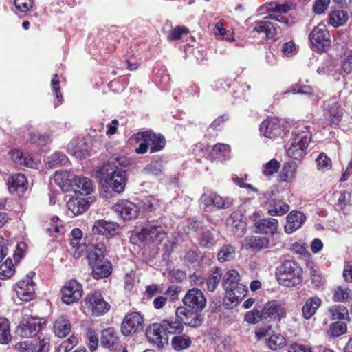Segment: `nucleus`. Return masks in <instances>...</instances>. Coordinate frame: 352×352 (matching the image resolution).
Segmentation results:
<instances>
[{
    "label": "nucleus",
    "instance_id": "obj_1",
    "mask_svg": "<svg viewBox=\"0 0 352 352\" xmlns=\"http://www.w3.org/2000/svg\"><path fill=\"white\" fill-rule=\"evenodd\" d=\"M276 276L279 284L294 287L302 283V269L296 262L287 260L276 268Z\"/></svg>",
    "mask_w": 352,
    "mask_h": 352
},
{
    "label": "nucleus",
    "instance_id": "obj_2",
    "mask_svg": "<svg viewBox=\"0 0 352 352\" xmlns=\"http://www.w3.org/2000/svg\"><path fill=\"white\" fill-rule=\"evenodd\" d=\"M311 140V133L308 126L296 129L292 133L290 146L287 150V155L294 160H298L305 153Z\"/></svg>",
    "mask_w": 352,
    "mask_h": 352
},
{
    "label": "nucleus",
    "instance_id": "obj_3",
    "mask_svg": "<svg viewBox=\"0 0 352 352\" xmlns=\"http://www.w3.org/2000/svg\"><path fill=\"white\" fill-rule=\"evenodd\" d=\"M265 19H272L279 22L281 25H276L272 23L264 20L256 22L254 30L261 33L263 32L265 34L267 38H273L277 34L278 28H285L286 27L292 24V21H289L287 16L281 14V13L274 12L268 14L265 17Z\"/></svg>",
    "mask_w": 352,
    "mask_h": 352
},
{
    "label": "nucleus",
    "instance_id": "obj_4",
    "mask_svg": "<svg viewBox=\"0 0 352 352\" xmlns=\"http://www.w3.org/2000/svg\"><path fill=\"white\" fill-rule=\"evenodd\" d=\"M135 140L140 144L139 147L135 149L138 154L146 153L149 146L151 153L157 152L162 150L166 144L163 136L151 131L138 132L135 135Z\"/></svg>",
    "mask_w": 352,
    "mask_h": 352
},
{
    "label": "nucleus",
    "instance_id": "obj_5",
    "mask_svg": "<svg viewBox=\"0 0 352 352\" xmlns=\"http://www.w3.org/2000/svg\"><path fill=\"white\" fill-rule=\"evenodd\" d=\"M84 307L92 316L98 317L109 311L110 305L104 300L100 292L94 291L86 296Z\"/></svg>",
    "mask_w": 352,
    "mask_h": 352
},
{
    "label": "nucleus",
    "instance_id": "obj_6",
    "mask_svg": "<svg viewBox=\"0 0 352 352\" xmlns=\"http://www.w3.org/2000/svg\"><path fill=\"white\" fill-rule=\"evenodd\" d=\"M167 232L161 222H148L140 231L137 236L142 242H157L161 243L166 237Z\"/></svg>",
    "mask_w": 352,
    "mask_h": 352
},
{
    "label": "nucleus",
    "instance_id": "obj_7",
    "mask_svg": "<svg viewBox=\"0 0 352 352\" xmlns=\"http://www.w3.org/2000/svg\"><path fill=\"white\" fill-rule=\"evenodd\" d=\"M143 328V316L139 312H132L124 317L120 330L123 336H132L142 331Z\"/></svg>",
    "mask_w": 352,
    "mask_h": 352
},
{
    "label": "nucleus",
    "instance_id": "obj_8",
    "mask_svg": "<svg viewBox=\"0 0 352 352\" xmlns=\"http://www.w3.org/2000/svg\"><path fill=\"white\" fill-rule=\"evenodd\" d=\"M146 336L149 342L159 349L168 344V337L166 334L162 321L150 324L146 329Z\"/></svg>",
    "mask_w": 352,
    "mask_h": 352
},
{
    "label": "nucleus",
    "instance_id": "obj_9",
    "mask_svg": "<svg viewBox=\"0 0 352 352\" xmlns=\"http://www.w3.org/2000/svg\"><path fill=\"white\" fill-rule=\"evenodd\" d=\"M126 182V171L122 168H116L105 177L103 185L107 188H110L115 192L120 194L124 190Z\"/></svg>",
    "mask_w": 352,
    "mask_h": 352
},
{
    "label": "nucleus",
    "instance_id": "obj_10",
    "mask_svg": "<svg viewBox=\"0 0 352 352\" xmlns=\"http://www.w3.org/2000/svg\"><path fill=\"white\" fill-rule=\"evenodd\" d=\"M312 45L320 51H324L330 46V35L324 24L320 23L314 28L309 35Z\"/></svg>",
    "mask_w": 352,
    "mask_h": 352
},
{
    "label": "nucleus",
    "instance_id": "obj_11",
    "mask_svg": "<svg viewBox=\"0 0 352 352\" xmlns=\"http://www.w3.org/2000/svg\"><path fill=\"white\" fill-rule=\"evenodd\" d=\"M122 219L131 220L138 216L140 207L135 204L126 199H120L112 208Z\"/></svg>",
    "mask_w": 352,
    "mask_h": 352
},
{
    "label": "nucleus",
    "instance_id": "obj_12",
    "mask_svg": "<svg viewBox=\"0 0 352 352\" xmlns=\"http://www.w3.org/2000/svg\"><path fill=\"white\" fill-rule=\"evenodd\" d=\"M82 286L76 280L67 283L62 288V300L65 304L71 305L77 302L82 296Z\"/></svg>",
    "mask_w": 352,
    "mask_h": 352
},
{
    "label": "nucleus",
    "instance_id": "obj_13",
    "mask_svg": "<svg viewBox=\"0 0 352 352\" xmlns=\"http://www.w3.org/2000/svg\"><path fill=\"white\" fill-rule=\"evenodd\" d=\"M183 302L185 306L190 308L192 311H200L204 309L206 300L200 289L192 288L187 292L183 298Z\"/></svg>",
    "mask_w": 352,
    "mask_h": 352
},
{
    "label": "nucleus",
    "instance_id": "obj_14",
    "mask_svg": "<svg viewBox=\"0 0 352 352\" xmlns=\"http://www.w3.org/2000/svg\"><path fill=\"white\" fill-rule=\"evenodd\" d=\"M201 201L206 207L213 206L218 209L228 208L233 203V200L230 197H223L215 193L204 194Z\"/></svg>",
    "mask_w": 352,
    "mask_h": 352
},
{
    "label": "nucleus",
    "instance_id": "obj_15",
    "mask_svg": "<svg viewBox=\"0 0 352 352\" xmlns=\"http://www.w3.org/2000/svg\"><path fill=\"white\" fill-rule=\"evenodd\" d=\"M70 185L76 194L87 196L94 190V185L92 181L86 177L76 176L74 177Z\"/></svg>",
    "mask_w": 352,
    "mask_h": 352
},
{
    "label": "nucleus",
    "instance_id": "obj_16",
    "mask_svg": "<svg viewBox=\"0 0 352 352\" xmlns=\"http://www.w3.org/2000/svg\"><path fill=\"white\" fill-rule=\"evenodd\" d=\"M263 317L265 320H278L286 316L285 308L275 300L269 301L263 307Z\"/></svg>",
    "mask_w": 352,
    "mask_h": 352
},
{
    "label": "nucleus",
    "instance_id": "obj_17",
    "mask_svg": "<svg viewBox=\"0 0 352 352\" xmlns=\"http://www.w3.org/2000/svg\"><path fill=\"white\" fill-rule=\"evenodd\" d=\"M226 226L236 236H242L246 230V223L239 212H232L226 220Z\"/></svg>",
    "mask_w": 352,
    "mask_h": 352
},
{
    "label": "nucleus",
    "instance_id": "obj_18",
    "mask_svg": "<svg viewBox=\"0 0 352 352\" xmlns=\"http://www.w3.org/2000/svg\"><path fill=\"white\" fill-rule=\"evenodd\" d=\"M50 339L38 337L23 341V352H48Z\"/></svg>",
    "mask_w": 352,
    "mask_h": 352
},
{
    "label": "nucleus",
    "instance_id": "obj_19",
    "mask_svg": "<svg viewBox=\"0 0 352 352\" xmlns=\"http://www.w3.org/2000/svg\"><path fill=\"white\" fill-rule=\"evenodd\" d=\"M195 312L189 311L186 307H179L176 309L175 316L178 320L182 322V324L197 327L201 325V319Z\"/></svg>",
    "mask_w": 352,
    "mask_h": 352
},
{
    "label": "nucleus",
    "instance_id": "obj_20",
    "mask_svg": "<svg viewBox=\"0 0 352 352\" xmlns=\"http://www.w3.org/2000/svg\"><path fill=\"white\" fill-rule=\"evenodd\" d=\"M118 228L119 225L118 223L100 219L94 223L92 232L94 234L104 235L109 238L117 234Z\"/></svg>",
    "mask_w": 352,
    "mask_h": 352
},
{
    "label": "nucleus",
    "instance_id": "obj_21",
    "mask_svg": "<svg viewBox=\"0 0 352 352\" xmlns=\"http://www.w3.org/2000/svg\"><path fill=\"white\" fill-rule=\"evenodd\" d=\"M94 201V198L92 197L86 198L74 197L67 202V207L74 215H78L87 210Z\"/></svg>",
    "mask_w": 352,
    "mask_h": 352
},
{
    "label": "nucleus",
    "instance_id": "obj_22",
    "mask_svg": "<svg viewBox=\"0 0 352 352\" xmlns=\"http://www.w3.org/2000/svg\"><path fill=\"white\" fill-rule=\"evenodd\" d=\"M306 220L305 214L299 211H292L287 217L285 232L292 233L302 227Z\"/></svg>",
    "mask_w": 352,
    "mask_h": 352
},
{
    "label": "nucleus",
    "instance_id": "obj_23",
    "mask_svg": "<svg viewBox=\"0 0 352 352\" xmlns=\"http://www.w3.org/2000/svg\"><path fill=\"white\" fill-rule=\"evenodd\" d=\"M260 131L263 136L267 138H274L280 135L281 127L276 119L264 120L260 126Z\"/></svg>",
    "mask_w": 352,
    "mask_h": 352
},
{
    "label": "nucleus",
    "instance_id": "obj_24",
    "mask_svg": "<svg viewBox=\"0 0 352 352\" xmlns=\"http://www.w3.org/2000/svg\"><path fill=\"white\" fill-rule=\"evenodd\" d=\"M36 273L33 271L28 272L23 278V302H28L36 297V283L33 280Z\"/></svg>",
    "mask_w": 352,
    "mask_h": 352
},
{
    "label": "nucleus",
    "instance_id": "obj_25",
    "mask_svg": "<svg viewBox=\"0 0 352 352\" xmlns=\"http://www.w3.org/2000/svg\"><path fill=\"white\" fill-rule=\"evenodd\" d=\"M344 114V110L341 106L333 102L329 104L324 111V118L333 124H338L341 121Z\"/></svg>",
    "mask_w": 352,
    "mask_h": 352
},
{
    "label": "nucleus",
    "instance_id": "obj_26",
    "mask_svg": "<svg viewBox=\"0 0 352 352\" xmlns=\"http://www.w3.org/2000/svg\"><path fill=\"white\" fill-rule=\"evenodd\" d=\"M89 265L92 269V274L95 278H103L111 273V264L107 259H102Z\"/></svg>",
    "mask_w": 352,
    "mask_h": 352
},
{
    "label": "nucleus",
    "instance_id": "obj_27",
    "mask_svg": "<svg viewBox=\"0 0 352 352\" xmlns=\"http://www.w3.org/2000/svg\"><path fill=\"white\" fill-rule=\"evenodd\" d=\"M120 343L117 331L111 327L102 331L101 344L103 346L111 350L116 349Z\"/></svg>",
    "mask_w": 352,
    "mask_h": 352
},
{
    "label": "nucleus",
    "instance_id": "obj_28",
    "mask_svg": "<svg viewBox=\"0 0 352 352\" xmlns=\"http://www.w3.org/2000/svg\"><path fill=\"white\" fill-rule=\"evenodd\" d=\"M44 228L46 232L53 239H58L64 233V228L60 219L56 216L45 221Z\"/></svg>",
    "mask_w": 352,
    "mask_h": 352
},
{
    "label": "nucleus",
    "instance_id": "obj_29",
    "mask_svg": "<svg viewBox=\"0 0 352 352\" xmlns=\"http://www.w3.org/2000/svg\"><path fill=\"white\" fill-rule=\"evenodd\" d=\"M68 153L78 159H85L89 153L82 140H72L67 146Z\"/></svg>",
    "mask_w": 352,
    "mask_h": 352
},
{
    "label": "nucleus",
    "instance_id": "obj_30",
    "mask_svg": "<svg viewBox=\"0 0 352 352\" xmlns=\"http://www.w3.org/2000/svg\"><path fill=\"white\" fill-rule=\"evenodd\" d=\"M254 226L257 232L273 234L277 230L278 222L276 219L268 218L256 221Z\"/></svg>",
    "mask_w": 352,
    "mask_h": 352
},
{
    "label": "nucleus",
    "instance_id": "obj_31",
    "mask_svg": "<svg viewBox=\"0 0 352 352\" xmlns=\"http://www.w3.org/2000/svg\"><path fill=\"white\" fill-rule=\"evenodd\" d=\"M23 324V337H33L40 331L42 322L41 318L29 316Z\"/></svg>",
    "mask_w": 352,
    "mask_h": 352
},
{
    "label": "nucleus",
    "instance_id": "obj_32",
    "mask_svg": "<svg viewBox=\"0 0 352 352\" xmlns=\"http://www.w3.org/2000/svg\"><path fill=\"white\" fill-rule=\"evenodd\" d=\"M71 331V323L67 316L58 317L54 322V333L59 338L66 337Z\"/></svg>",
    "mask_w": 352,
    "mask_h": 352
},
{
    "label": "nucleus",
    "instance_id": "obj_33",
    "mask_svg": "<svg viewBox=\"0 0 352 352\" xmlns=\"http://www.w3.org/2000/svg\"><path fill=\"white\" fill-rule=\"evenodd\" d=\"M321 300L317 296L309 298L302 308V316L306 320L310 319L321 305Z\"/></svg>",
    "mask_w": 352,
    "mask_h": 352
},
{
    "label": "nucleus",
    "instance_id": "obj_34",
    "mask_svg": "<svg viewBox=\"0 0 352 352\" xmlns=\"http://www.w3.org/2000/svg\"><path fill=\"white\" fill-rule=\"evenodd\" d=\"M106 248L103 243L91 245L87 251V258L89 264L94 263L104 258V252Z\"/></svg>",
    "mask_w": 352,
    "mask_h": 352
},
{
    "label": "nucleus",
    "instance_id": "obj_35",
    "mask_svg": "<svg viewBox=\"0 0 352 352\" xmlns=\"http://www.w3.org/2000/svg\"><path fill=\"white\" fill-rule=\"evenodd\" d=\"M225 290L232 302H236V304L246 296L248 292L247 287L242 284H238L232 287L231 289Z\"/></svg>",
    "mask_w": 352,
    "mask_h": 352
},
{
    "label": "nucleus",
    "instance_id": "obj_36",
    "mask_svg": "<svg viewBox=\"0 0 352 352\" xmlns=\"http://www.w3.org/2000/svg\"><path fill=\"white\" fill-rule=\"evenodd\" d=\"M248 245L254 251H260L270 247V241L266 237L252 236L245 239Z\"/></svg>",
    "mask_w": 352,
    "mask_h": 352
},
{
    "label": "nucleus",
    "instance_id": "obj_37",
    "mask_svg": "<svg viewBox=\"0 0 352 352\" xmlns=\"http://www.w3.org/2000/svg\"><path fill=\"white\" fill-rule=\"evenodd\" d=\"M161 321L166 336L168 334H181L184 330V325L177 318L175 320L164 319Z\"/></svg>",
    "mask_w": 352,
    "mask_h": 352
},
{
    "label": "nucleus",
    "instance_id": "obj_38",
    "mask_svg": "<svg viewBox=\"0 0 352 352\" xmlns=\"http://www.w3.org/2000/svg\"><path fill=\"white\" fill-rule=\"evenodd\" d=\"M269 204L268 213L271 216H281L286 214L289 210V205L281 200H272Z\"/></svg>",
    "mask_w": 352,
    "mask_h": 352
},
{
    "label": "nucleus",
    "instance_id": "obj_39",
    "mask_svg": "<svg viewBox=\"0 0 352 352\" xmlns=\"http://www.w3.org/2000/svg\"><path fill=\"white\" fill-rule=\"evenodd\" d=\"M230 150L228 144L219 143L213 146L210 154L214 158L226 160L230 158Z\"/></svg>",
    "mask_w": 352,
    "mask_h": 352
},
{
    "label": "nucleus",
    "instance_id": "obj_40",
    "mask_svg": "<svg viewBox=\"0 0 352 352\" xmlns=\"http://www.w3.org/2000/svg\"><path fill=\"white\" fill-rule=\"evenodd\" d=\"M240 275L235 270H230L223 276L222 285L224 289H231L232 287L239 284Z\"/></svg>",
    "mask_w": 352,
    "mask_h": 352
},
{
    "label": "nucleus",
    "instance_id": "obj_41",
    "mask_svg": "<svg viewBox=\"0 0 352 352\" xmlns=\"http://www.w3.org/2000/svg\"><path fill=\"white\" fill-rule=\"evenodd\" d=\"M352 298V290L346 286H338L333 291V299L337 302H346Z\"/></svg>",
    "mask_w": 352,
    "mask_h": 352
},
{
    "label": "nucleus",
    "instance_id": "obj_42",
    "mask_svg": "<svg viewBox=\"0 0 352 352\" xmlns=\"http://www.w3.org/2000/svg\"><path fill=\"white\" fill-rule=\"evenodd\" d=\"M191 343L190 337L185 334L175 336L171 340L172 346L176 351L186 349L191 345Z\"/></svg>",
    "mask_w": 352,
    "mask_h": 352
},
{
    "label": "nucleus",
    "instance_id": "obj_43",
    "mask_svg": "<svg viewBox=\"0 0 352 352\" xmlns=\"http://www.w3.org/2000/svg\"><path fill=\"white\" fill-rule=\"evenodd\" d=\"M236 248L230 244L223 245L217 254V259L220 262L230 261L234 258Z\"/></svg>",
    "mask_w": 352,
    "mask_h": 352
},
{
    "label": "nucleus",
    "instance_id": "obj_44",
    "mask_svg": "<svg viewBox=\"0 0 352 352\" xmlns=\"http://www.w3.org/2000/svg\"><path fill=\"white\" fill-rule=\"evenodd\" d=\"M11 340L10 322L6 318H0V343L8 344Z\"/></svg>",
    "mask_w": 352,
    "mask_h": 352
},
{
    "label": "nucleus",
    "instance_id": "obj_45",
    "mask_svg": "<svg viewBox=\"0 0 352 352\" xmlns=\"http://www.w3.org/2000/svg\"><path fill=\"white\" fill-rule=\"evenodd\" d=\"M329 23L334 27L343 25L348 19V14L344 10H337L330 12Z\"/></svg>",
    "mask_w": 352,
    "mask_h": 352
},
{
    "label": "nucleus",
    "instance_id": "obj_46",
    "mask_svg": "<svg viewBox=\"0 0 352 352\" xmlns=\"http://www.w3.org/2000/svg\"><path fill=\"white\" fill-rule=\"evenodd\" d=\"M15 273V267L10 258H8L3 263L0 265V279L10 278Z\"/></svg>",
    "mask_w": 352,
    "mask_h": 352
},
{
    "label": "nucleus",
    "instance_id": "obj_47",
    "mask_svg": "<svg viewBox=\"0 0 352 352\" xmlns=\"http://www.w3.org/2000/svg\"><path fill=\"white\" fill-rule=\"evenodd\" d=\"M332 320H344L349 316V311L346 307L342 305L331 306L329 310Z\"/></svg>",
    "mask_w": 352,
    "mask_h": 352
},
{
    "label": "nucleus",
    "instance_id": "obj_48",
    "mask_svg": "<svg viewBox=\"0 0 352 352\" xmlns=\"http://www.w3.org/2000/svg\"><path fill=\"white\" fill-rule=\"evenodd\" d=\"M221 277V270L219 267H216L214 271L212 272L207 280V289L210 292H214L219 283Z\"/></svg>",
    "mask_w": 352,
    "mask_h": 352
},
{
    "label": "nucleus",
    "instance_id": "obj_49",
    "mask_svg": "<svg viewBox=\"0 0 352 352\" xmlns=\"http://www.w3.org/2000/svg\"><path fill=\"white\" fill-rule=\"evenodd\" d=\"M296 175V168L294 165L291 164H285L283 170L278 175V180L281 182H289Z\"/></svg>",
    "mask_w": 352,
    "mask_h": 352
},
{
    "label": "nucleus",
    "instance_id": "obj_50",
    "mask_svg": "<svg viewBox=\"0 0 352 352\" xmlns=\"http://www.w3.org/2000/svg\"><path fill=\"white\" fill-rule=\"evenodd\" d=\"M199 245L204 248H212L216 244L214 234L210 230L203 232L199 239Z\"/></svg>",
    "mask_w": 352,
    "mask_h": 352
},
{
    "label": "nucleus",
    "instance_id": "obj_51",
    "mask_svg": "<svg viewBox=\"0 0 352 352\" xmlns=\"http://www.w3.org/2000/svg\"><path fill=\"white\" fill-rule=\"evenodd\" d=\"M164 170V164L162 160H157L151 162L148 165H147L144 171L148 175H160L163 173Z\"/></svg>",
    "mask_w": 352,
    "mask_h": 352
},
{
    "label": "nucleus",
    "instance_id": "obj_52",
    "mask_svg": "<svg viewBox=\"0 0 352 352\" xmlns=\"http://www.w3.org/2000/svg\"><path fill=\"white\" fill-rule=\"evenodd\" d=\"M287 344L285 338L280 334L272 335L267 341L268 346L272 350L283 348Z\"/></svg>",
    "mask_w": 352,
    "mask_h": 352
},
{
    "label": "nucleus",
    "instance_id": "obj_53",
    "mask_svg": "<svg viewBox=\"0 0 352 352\" xmlns=\"http://www.w3.org/2000/svg\"><path fill=\"white\" fill-rule=\"evenodd\" d=\"M115 170V168L112 166L111 160L106 163H104L96 168V175L97 178L104 182L105 177L110 175L111 171Z\"/></svg>",
    "mask_w": 352,
    "mask_h": 352
},
{
    "label": "nucleus",
    "instance_id": "obj_54",
    "mask_svg": "<svg viewBox=\"0 0 352 352\" xmlns=\"http://www.w3.org/2000/svg\"><path fill=\"white\" fill-rule=\"evenodd\" d=\"M67 162V158L65 155L60 153H55L48 158L47 164L50 168H55L59 165H65Z\"/></svg>",
    "mask_w": 352,
    "mask_h": 352
},
{
    "label": "nucleus",
    "instance_id": "obj_55",
    "mask_svg": "<svg viewBox=\"0 0 352 352\" xmlns=\"http://www.w3.org/2000/svg\"><path fill=\"white\" fill-rule=\"evenodd\" d=\"M111 162L115 169L120 168L119 166L121 168H129L133 165L131 164V160L124 155H115L111 157Z\"/></svg>",
    "mask_w": 352,
    "mask_h": 352
},
{
    "label": "nucleus",
    "instance_id": "obj_56",
    "mask_svg": "<svg viewBox=\"0 0 352 352\" xmlns=\"http://www.w3.org/2000/svg\"><path fill=\"white\" fill-rule=\"evenodd\" d=\"M142 207L147 212H153L160 207V201L153 196L146 197L142 201Z\"/></svg>",
    "mask_w": 352,
    "mask_h": 352
},
{
    "label": "nucleus",
    "instance_id": "obj_57",
    "mask_svg": "<svg viewBox=\"0 0 352 352\" xmlns=\"http://www.w3.org/2000/svg\"><path fill=\"white\" fill-rule=\"evenodd\" d=\"M78 343V338L75 336H71L64 340L58 347L55 352H69Z\"/></svg>",
    "mask_w": 352,
    "mask_h": 352
},
{
    "label": "nucleus",
    "instance_id": "obj_58",
    "mask_svg": "<svg viewBox=\"0 0 352 352\" xmlns=\"http://www.w3.org/2000/svg\"><path fill=\"white\" fill-rule=\"evenodd\" d=\"M245 320L250 324H256L260 320H265L263 317V311L258 309H253L248 311L245 315Z\"/></svg>",
    "mask_w": 352,
    "mask_h": 352
},
{
    "label": "nucleus",
    "instance_id": "obj_59",
    "mask_svg": "<svg viewBox=\"0 0 352 352\" xmlns=\"http://www.w3.org/2000/svg\"><path fill=\"white\" fill-rule=\"evenodd\" d=\"M318 170L324 171L330 169L331 166V159L329 158L324 153H321L316 160Z\"/></svg>",
    "mask_w": 352,
    "mask_h": 352
},
{
    "label": "nucleus",
    "instance_id": "obj_60",
    "mask_svg": "<svg viewBox=\"0 0 352 352\" xmlns=\"http://www.w3.org/2000/svg\"><path fill=\"white\" fill-rule=\"evenodd\" d=\"M346 331V325L343 322H336L330 327L329 333L332 337H338Z\"/></svg>",
    "mask_w": 352,
    "mask_h": 352
},
{
    "label": "nucleus",
    "instance_id": "obj_61",
    "mask_svg": "<svg viewBox=\"0 0 352 352\" xmlns=\"http://www.w3.org/2000/svg\"><path fill=\"white\" fill-rule=\"evenodd\" d=\"M21 177V174H17L8 179L7 184L10 193H14L17 191L19 188L22 186Z\"/></svg>",
    "mask_w": 352,
    "mask_h": 352
},
{
    "label": "nucleus",
    "instance_id": "obj_62",
    "mask_svg": "<svg viewBox=\"0 0 352 352\" xmlns=\"http://www.w3.org/2000/svg\"><path fill=\"white\" fill-rule=\"evenodd\" d=\"M188 33V30L185 27L178 26L175 28H173L168 35L167 36V39L168 41H175L182 38V36L183 34H186Z\"/></svg>",
    "mask_w": 352,
    "mask_h": 352
},
{
    "label": "nucleus",
    "instance_id": "obj_63",
    "mask_svg": "<svg viewBox=\"0 0 352 352\" xmlns=\"http://www.w3.org/2000/svg\"><path fill=\"white\" fill-rule=\"evenodd\" d=\"M279 167L280 164L276 160H272L264 166L263 173L267 176H270L276 173Z\"/></svg>",
    "mask_w": 352,
    "mask_h": 352
},
{
    "label": "nucleus",
    "instance_id": "obj_64",
    "mask_svg": "<svg viewBox=\"0 0 352 352\" xmlns=\"http://www.w3.org/2000/svg\"><path fill=\"white\" fill-rule=\"evenodd\" d=\"M310 275L311 283L316 287H319L323 285L324 279L318 270L312 268L310 272Z\"/></svg>",
    "mask_w": 352,
    "mask_h": 352
}]
</instances>
